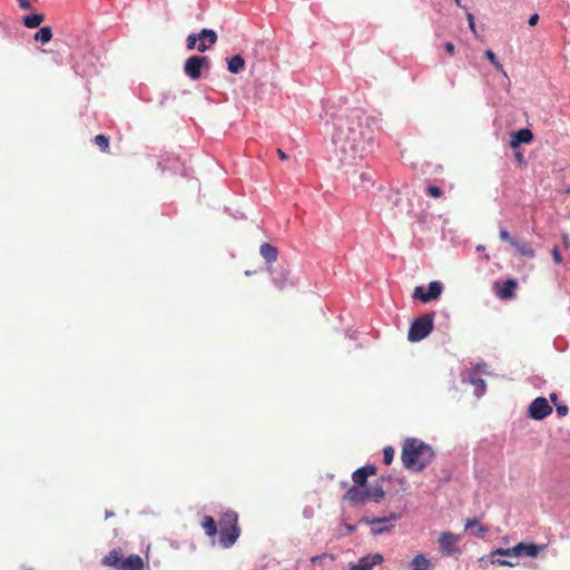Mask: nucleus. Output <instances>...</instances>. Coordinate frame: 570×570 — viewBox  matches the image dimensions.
I'll list each match as a JSON object with an SVG mask.
<instances>
[{"mask_svg": "<svg viewBox=\"0 0 570 570\" xmlns=\"http://www.w3.org/2000/svg\"><path fill=\"white\" fill-rule=\"evenodd\" d=\"M374 122L363 109H351L336 119L333 140L343 154L362 159L374 146Z\"/></svg>", "mask_w": 570, "mask_h": 570, "instance_id": "1", "label": "nucleus"}, {"mask_svg": "<svg viewBox=\"0 0 570 570\" xmlns=\"http://www.w3.org/2000/svg\"><path fill=\"white\" fill-rule=\"evenodd\" d=\"M433 449L423 441L410 438L402 446L401 460L405 469L413 472L423 471L434 460Z\"/></svg>", "mask_w": 570, "mask_h": 570, "instance_id": "2", "label": "nucleus"}, {"mask_svg": "<svg viewBox=\"0 0 570 570\" xmlns=\"http://www.w3.org/2000/svg\"><path fill=\"white\" fill-rule=\"evenodd\" d=\"M220 528L219 543L224 548H230L235 544L240 534L238 527V515L234 511H226L222 513L218 520Z\"/></svg>", "mask_w": 570, "mask_h": 570, "instance_id": "3", "label": "nucleus"}, {"mask_svg": "<svg viewBox=\"0 0 570 570\" xmlns=\"http://www.w3.org/2000/svg\"><path fill=\"white\" fill-rule=\"evenodd\" d=\"M543 549H546V546H538L534 543L520 542L512 548L497 549L495 551L492 552V557L503 556V557H510V558H518L521 556H527V557L534 558Z\"/></svg>", "mask_w": 570, "mask_h": 570, "instance_id": "4", "label": "nucleus"}, {"mask_svg": "<svg viewBox=\"0 0 570 570\" xmlns=\"http://www.w3.org/2000/svg\"><path fill=\"white\" fill-rule=\"evenodd\" d=\"M499 237L502 242L509 243L514 248L515 255L529 259H533L535 257V249L530 243L519 240L518 238L513 237L505 228L500 229Z\"/></svg>", "mask_w": 570, "mask_h": 570, "instance_id": "5", "label": "nucleus"}, {"mask_svg": "<svg viewBox=\"0 0 570 570\" xmlns=\"http://www.w3.org/2000/svg\"><path fill=\"white\" fill-rule=\"evenodd\" d=\"M443 292V284L439 281L431 282L426 287L416 286L413 292V298L423 303L436 299Z\"/></svg>", "mask_w": 570, "mask_h": 570, "instance_id": "6", "label": "nucleus"}, {"mask_svg": "<svg viewBox=\"0 0 570 570\" xmlns=\"http://www.w3.org/2000/svg\"><path fill=\"white\" fill-rule=\"evenodd\" d=\"M209 59L206 56H191L184 65V72L191 79L198 80L202 76V69L208 66Z\"/></svg>", "mask_w": 570, "mask_h": 570, "instance_id": "7", "label": "nucleus"}, {"mask_svg": "<svg viewBox=\"0 0 570 570\" xmlns=\"http://www.w3.org/2000/svg\"><path fill=\"white\" fill-rule=\"evenodd\" d=\"M552 407L549 405L548 400L543 396L534 399L528 409V415L537 421L543 420L551 414Z\"/></svg>", "mask_w": 570, "mask_h": 570, "instance_id": "8", "label": "nucleus"}, {"mask_svg": "<svg viewBox=\"0 0 570 570\" xmlns=\"http://www.w3.org/2000/svg\"><path fill=\"white\" fill-rule=\"evenodd\" d=\"M459 534H454L452 532H442L439 537L440 552L444 557H451L459 551Z\"/></svg>", "mask_w": 570, "mask_h": 570, "instance_id": "9", "label": "nucleus"}, {"mask_svg": "<svg viewBox=\"0 0 570 570\" xmlns=\"http://www.w3.org/2000/svg\"><path fill=\"white\" fill-rule=\"evenodd\" d=\"M199 40H207L209 45H215L217 42V33L212 29H203L199 33H190L186 39L187 49H197Z\"/></svg>", "mask_w": 570, "mask_h": 570, "instance_id": "10", "label": "nucleus"}, {"mask_svg": "<svg viewBox=\"0 0 570 570\" xmlns=\"http://www.w3.org/2000/svg\"><path fill=\"white\" fill-rule=\"evenodd\" d=\"M384 558L381 553H372L362 557L357 563L351 564L348 570H372L375 566L383 562Z\"/></svg>", "mask_w": 570, "mask_h": 570, "instance_id": "11", "label": "nucleus"}, {"mask_svg": "<svg viewBox=\"0 0 570 570\" xmlns=\"http://www.w3.org/2000/svg\"><path fill=\"white\" fill-rule=\"evenodd\" d=\"M433 330V323H412L407 338L411 342H419L426 337Z\"/></svg>", "mask_w": 570, "mask_h": 570, "instance_id": "12", "label": "nucleus"}, {"mask_svg": "<svg viewBox=\"0 0 570 570\" xmlns=\"http://www.w3.org/2000/svg\"><path fill=\"white\" fill-rule=\"evenodd\" d=\"M518 287V283L513 278H509L505 282L494 284L497 295L501 299H511L514 296V291Z\"/></svg>", "mask_w": 570, "mask_h": 570, "instance_id": "13", "label": "nucleus"}, {"mask_svg": "<svg viewBox=\"0 0 570 570\" xmlns=\"http://www.w3.org/2000/svg\"><path fill=\"white\" fill-rule=\"evenodd\" d=\"M376 474V466L372 464H367L365 466H362L354 471L352 474V480L355 483V485L364 487L366 484V481L370 476Z\"/></svg>", "mask_w": 570, "mask_h": 570, "instance_id": "14", "label": "nucleus"}, {"mask_svg": "<svg viewBox=\"0 0 570 570\" xmlns=\"http://www.w3.org/2000/svg\"><path fill=\"white\" fill-rule=\"evenodd\" d=\"M344 499L351 503H364L368 499V492L366 489H361L356 485L352 487L344 494Z\"/></svg>", "mask_w": 570, "mask_h": 570, "instance_id": "15", "label": "nucleus"}, {"mask_svg": "<svg viewBox=\"0 0 570 570\" xmlns=\"http://www.w3.org/2000/svg\"><path fill=\"white\" fill-rule=\"evenodd\" d=\"M533 139V134L530 129L523 128L512 134L510 146L518 147L520 144H529Z\"/></svg>", "mask_w": 570, "mask_h": 570, "instance_id": "16", "label": "nucleus"}, {"mask_svg": "<svg viewBox=\"0 0 570 570\" xmlns=\"http://www.w3.org/2000/svg\"><path fill=\"white\" fill-rule=\"evenodd\" d=\"M124 554L120 549H114L102 558V564L108 567H116L120 569L122 563Z\"/></svg>", "mask_w": 570, "mask_h": 570, "instance_id": "17", "label": "nucleus"}, {"mask_svg": "<svg viewBox=\"0 0 570 570\" xmlns=\"http://www.w3.org/2000/svg\"><path fill=\"white\" fill-rule=\"evenodd\" d=\"M144 561L138 554H130L128 558L122 559L120 570H142Z\"/></svg>", "mask_w": 570, "mask_h": 570, "instance_id": "18", "label": "nucleus"}, {"mask_svg": "<svg viewBox=\"0 0 570 570\" xmlns=\"http://www.w3.org/2000/svg\"><path fill=\"white\" fill-rule=\"evenodd\" d=\"M259 253L263 258L268 263H274L277 259L278 250L275 246L264 243L261 245Z\"/></svg>", "mask_w": 570, "mask_h": 570, "instance_id": "19", "label": "nucleus"}, {"mask_svg": "<svg viewBox=\"0 0 570 570\" xmlns=\"http://www.w3.org/2000/svg\"><path fill=\"white\" fill-rule=\"evenodd\" d=\"M245 67V59L240 55H235L227 59V69L232 73L240 72Z\"/></svg>", "mask_w": 570, "mask_h": 570, "instance_id": "20", "label": "nucleus"}, {"mask_svg": "<svg viewBox=\"0 0 570 570\" xmlns=\"http://www.w3.org/2000/svg\"><path fill=\"white\" fill-rule=\"evenodd\" d=\"M410 567L412 570H430L431 562L423 554L415 556L410 562Z\"/></svg>", "mask_w": 570, "mask_h": 570, "instance_id": "21", "label": "nucleus"}, {"mask_svg": "<svg viewBox=\"0 0 570 570\" xmlns=\"http://www.w3.org/2000/svg\"><path fill=\"white\" fill-rule=\"evenodd\" d=\"M202 528L204 529L205 533L213 538L217 533V523L210 515H205L202 520Z\"/></svg>", "mask_w": 570, "mask_h": 570, "instance_id": "22", "label": "nucleus"}, {"mask_svg": "<svg viewBox=\"0 0 570 570\" xmlns=\"http://www.w3.org/2000/svg\"><path fill=\"white\" fill-rule=\"evenodd\" d=\"M36 41L41 42L42 45L48 43L52 39V30L51 27L45 26L41 27L33 36Z\"/></svg>", "mask_w": 570, "mask_h": 570, "instance_id": "23", "label": "nucleus"}, {"mask_svg": "<svg viewBox=\"0 0 570 570\" xmlns=\"http://www.w3.org/2000/svg\"><path fill=\"white\" fill-rule=\"evenodd\" d=\"M43 20L45 16L42 13H35L23 17V24L30 29L37 28L43 22Z\"/></svg>", "mask_w": 570, "mask_h": 570, "instance_id": "24", "label": "nucleus"}, {"mask_svg": "<svg viewBox=\"0 0 570 570\" xmlns=\"http://www.w3.org/2000/svg\"><path fill=\"white\" fill-rule=\"evenodd\" d=\"M366 490L368 492V499H372L375 502H380V500L385 495V492L381 484L373 485Z\"/></svg>", "mask_w": 570, "mask_h": 570, "instance_id": "25", "label": "nucleus"}, {"mask_svg": "<svg viewBox=\"0 0 570 570\" xmlns=\"http://www.w3.org/2000/svg\"><path fill=\"white\" fill-rule=\"evenodd\" d=\"M94 141L102 153H107L109 150V138L106 135H97Z\"/></svg>", "mask_w": 570, "mask_h": 570, "instance_id": "26", "label": "nucleus"}, {"mask_svg": "<svg viewBox=\"0 0 570 570\" xmlns=\"http://www.w3.org/2000/svg\"><path fill=\"white\" fill-rule=\"evenodd\" d=\"M484 55L497 70L501 71L505 77H508L507 72L503 69V66L499 62L492 50H487Z\"/></svg>", "mask_w": 570, "mask_h": 570, "instance_id": "27", "label": "nucleus"}, {"mask_svg": "<svg viewBox=\"0 0 570 570\" xmlns=\"http://www.w3.org/2000/svg\"><path fill=\"white\" fill-rule=\"evenodd\" d=\"M470 382L475 386V394L478 396H481V395L484 394L487 384H485V381L483 379L472 377L470 380Z\"/></svg>", "mask_w": 570, "mask_h": 570, "instance_id": "28", "label": "nucleus"}, {"mask_svg": "<svg viewBox=\"0 0 570 570\" xmlns=\"http://www.w3.org/2000/svg\"><path fill=\"white\" fill-rule=\"evenodd\" d=\"M425 193L429 197H432V198H440L443 196V190L440 187L434 186V185L428 186L425 189Z\"/></svg>", "mask_w": 570, "mask_h": 570, "instance_id": "29", "label": "nucleus"}, {"mask_svg": "<svg viewBox=\"0 0 570 570\" xmlns=\"http://www.w3.org/2000/svg\"><path fill=\"white\" fill-rule=\"evenodd\" d=\"M473 527H478L479 528V532H478L479 537H482L484 534V532L487 531V529L484 527L479 524V520L478 519H468L466 522H465V529H471Z\"/></svg>", "mask_w": 570, "mask_h": 570, "instance_id": "30", "label": "nucleus"}, {"mask_svg": "<svg viewBox=\"0 0 570 570\" xmlns=\"http://www.w3.org/2000/svg\"><path fill=\"white\" fill-rule=\"evenodd\" d=\"M394 458V450L392 446H385L383 450V462L386 465H390Z\"/></svg>", "mask_w": 570, "mask_h": 570, "instance_id": "31", "label": "nucleus"}, {"mask_svg": "<svg viewBox=\"0 0 570 570\" xmlns=\"http://www.w3.org/2000/svg\"><path fill=\"white\" fill-rule=\"evenodd\" d=\"M396 519H397L396 514L392 513L389 518H374L371 521H368V523L372 524V525H374V524H385L389 521L396 520Z\"/></svg>", "mask_w": 570, "mask_h": 570, "instance_id": "32", "label": "nucleus"}, {"mask_svg": "<svg viewBox=\"0 0 570 570\" xmlns=\"http://www.w3.org/2000/svg\"><path fill=\"white\" fill-rule=\"evenodd\" d=\"M551 254H552V259L556 264H561L562 263V256L560 254V250L557 246H554L551 250Z\"/></svg>", "mask_w": 570, "mask_h": 570, "instance_id": "33", "label": "nucleus"}, {"mask_svg": "<svg viewBox=\"0 0 570 570\" xmlns=\"http://www.w3.org/2000/svg\"><path fill=\"white\" fill-rule=\"evenodd\" d=\"M200 42L197 46V50L199 52H205L212 45L208 43L207 40H199Z\"/></svg>", "mask_w": 570, "mask_h": 570, "instance_id": "34", "label": "nucleus"}, {"mask_svg": "<svg viewBox=\"0 0 570 570\" xmlns=\"http://www.w3.org/2000/svg\"><path fill=\"white\" fill-rule=\"evenodd\" d=\"M568 411H569V409L567 405L557 404V413L559 416H566L568 414Z\"/></svg>", "mask_w": 570, "mask_h": 570, "instance_id": "35", "label": "nucleus"}, {"mask_svg": "<svg viewBox=\"0 0 570 570\" xmlns=\"http://www.w3.org/2000/svg\"><path fill=\"white\" fill-rule=\"evenodd\" d=\"M468 21H469V27L471 29V31L473 33H476V30H475V22H474V17L472 13H468Z\"/></svg>", "mask_w": 570, "mask_h": 570, "instance_id": "36", "label": "nucleus"}, {"mask_svg": "<svg viewBox=\"0 0 570 570\" xmlns=\"http://www.w3.org/2000/svg\"><path fill=\"white\" fill-rule=\"evenodd\" d=\"M444 49H445V51H446V53H448V55H450V56H453V55H454L455 47H454V45H453L452 42H446V43L444 45Z\"/></svg>", "mask_w": 570, "mask_h": 570, "instance_id": "37", "label": "nucleus"}, {"mask_svg": "<svg viewBox=\"0 0 570 570\" xmlns=\"http://www.w3.org/2000/svg\"><path fill=\"white\" fill-rule=\"evenodd\" d=\"M18 2H19L20 8L23 10H29L32 7L31 2L29 0H18Z\"/></svg>", "mask_w": 570, "mask_h": 570, "instance_id": "38", "label": "nucleus"}, {"mask_svg": "<svg viewBox=\"0 0 570 570\" xmlns=\"http://www.w3.org/2000/svg\"><path fill=\"white\" fill-rule=\"evenodd\" d=\"M487 363H476L475 366H474V371L475 372H482V373H485L487 372Z\"/></svg>", "mask_w": 570, "mask_h": 570, "instance_id": "39", "label": "nucleus"}, {"mask_svg": "<svg viewBox=\"0 0 570 570\" xmlns=\"http://www.w3.org/2000/svg\"><path fill=\"white\" fill-rule=\"evenodd\" d=\"M493 563H498L500 566H509V567H513L514 564L510 561H507L505 559H493L492 560Z\"/></svg>", "mask_w": 570, "mask_h": 570, "instance_id": "40", "label": "nucleus"}, {"mask_svg": "<svg viewBox=\"0 0 570 570\" xmlns=\"http://www.w3.org/2000/svg\"><path fill=\"white\" fill-rule=\"evenodd\" d=\"M539 21V14L538 13H533L530 16L529 20H528V23L533 27L538 23Z\"/></svg>", "mask_w": 570, "mask_h": 570, "instance_id": "41", "label": "nucleus"}, {"mask_svg": "<svg viewBox=\"0 0 570 570\" xmlns=\"http://www.w3.org/2000/svg\"><path fill=\"white\" fill-rule=\"evenodd\" d=\"M561 238H562V243H563L564 249L566 250L569 249V247H570V237H569V235L568 234H563Z\"/></svg>", "mask_w": 570, "mask_h": 570, "instance_id": "42", "label": "nucleus"}, {"mask_svg": "<svg viewBox=\"0 0 570 570\" xmlns=\"http://www.w3.org/2000/svg\"><path fill=\"white\" fill-rule=\"evenodd\" d=\"M412 321H420V322H423V321H432V316L426 314V315H422V316H419V317H415L413 318Z\"/></svg>", "mask_w": 570, "mask_h": 570, "instance_id": "43", "label": "nucleus"}, {"mask_svg": "<svg viewBox=\"0 0 570 570\" xmlns=\"http://www.w3.org/2000/svg\"><path fill=\"white\" fill-rule=\"evenodd\" d=\"M277 155L283 160H286L288 158V156L279 148L277 149Z\"/></svg>", "mask_w": 570, "mask_h": 570, "instance_id": "44", "label": "nucleus"}, {"mask_svg": "<svg viewBox=\"0 0 570 570\" xmlns=\"http://www.w3.org/2000/svg\"><path fill=\"white\" fill-rule=\"evenodd\" d=\"M550 400H551L553 403H557L558 395H557L556 393H551V394H550Z\"/></svg>", "mask_w": 570, "mask_h": 570, "instance_id": "45", "label": "nucleus"}, {"mask_svg": "<svg viewBox=\"0 0 570 570\" xmlns=\"http://www.w3.org/2000/svg\"><path fill=\"white\" fill-rule=\"evenodd\" d=\"M389 529H390L389 527L381 528V529H379V530H374V533H376V534H377V533H382L383 531L389 530Z\"/></svg>", "mask_w": 570, "mask_h": 570, "instance_id": "46", "label": "nucleus"}, {"mask_svg": "<svg viewBox=\"0 0 570 570\" xmlns=\"http://www.w3.org/2000/svg\"><path fill=\"white\" fill-rule=\"evenodd\" d=\"M110 517H114V512L107 510L106 511V519H108Z\"/></svg>", "mask_w": 570, "mask_h": 570, "instance_id": "47", "label": "nucleus"}, {"mask_svg": "<svg viewBox=\"0 0 570 570\" xmlns=\"http://www.w3.org/2000/svg\"><path fill=\"white\" fill-rule=\"evenodd\" d=\"M517 159H518L519 161H521V160H522V156H521L520 154H518V155H517Z\"/></svg>", "mask_w": 570, "mask_h": 570, "instance_id": "48", "label": "nucleus"}, {"mask_svg": "<svg viewBox=\"0 0 570 570\" xmlns=\"http://www.w3.org/2000/svg\"><path fill=\"white\" fill-rule=\"evenodd\" d=\"M456 6L461 7V0H455Z\"/></svg>", "mask_w": 570, "mask_h": 570, "instance_id": "49", "label": "nucleus"}]
</instances>
